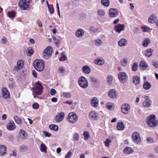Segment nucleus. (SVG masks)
Listing matches in <instances>:
<instances>
[{"mask_svg":"<svg viewBox=\"0 0 158 158\" xmlns=\"http://www.w3.org/2000/svg\"><path fill=\"white\" fill-rule=\"evenodd\" d=\"M19 148L20 151L22 152L26 149V148L25 145H21L20 147Z\"/></svg>","mask_w":158,"mask_h":158,"instance_id":"4d7b16f0","label":"nucleus"},{"mask_svg":"<svg viewBox=\"0 0 158 158\" xmlns=\"http://www.w3.org/2000/svg\"><path fill=\"white\" fill-rule=\"evenodd\" d=\"M133 83L135 85H138L140 82V77L137 76H134L132 78Z\"/></svg>","mask_w":158,"mask_h":158,"instance_id":"cd10ccee","label":"nucleus"},{"mask_svg":"<svg viewBox=\"0 0 158 158\" xmlns=\"http://www.w3.org/2000/svg\"><path fill=\"white\" fill-rule=\"evenodd\" d=\"M2 91L3 97L4 98L6 99L10 97L9 93L6 88L3 87Z\"/></svg>","mask_w":158,"mask_h":158,"instance_id":"f3484780","label":"nucleus"},{"mask_svg":"<svg viewBox=\"0 0 158 158\" xmlns=\"http://www.w3.org/2000/svg\"><path fill=\"white\" fill-rule=\"evenodd\" d=\"M124 25L123 24H118L114 26V29L116 32L119 33L121 32L124 30Z\"/></svg>","mask_w":158,"mask_h":158,"instance_id":"ddd939ff","label":"nucleus"},{"mask_svg":"<svg viewBox=\"0 0 158 158\" xmlns=\"http://www.w3.org/2000/svg\"><path fill=\"white\" fill-rule=\"evenodd\" d=\"M6 147L5 145L0 144V155H5L6 153Z\"/></svg>","mask_w":158,"mask_h":158,"instance_id":"412c9836","label":"nucleus"},{"mask_svg":"<svg viewBox=\"0 0 158 158\" xmlns=\"http://www.w3.org/2000/svg\"><path fill=\"white\" fill-rule=\"evenodd\" d=\"M64 117V114L63 112H60L57 113L55 116L54 121L56 122H60L63 120Z\"/></svg>","mask_w":158,"mask_h":158,"instance_id":"9d476101","label":"nucleus"},{"mask_svg":"<svg viewBox=\"0 0 158 158\" xmlns=\"http://www.w3.org/2000/svg\"><path fill=\"white\" fill-rule=\"evenodd\" d=\"M125 126L123 123L122 122L118 123L117 125V128L118 130H123Z\"/></svg>","mask_w":158,"mask_h":158,"instance_id":"c85d7f7f","label":"nucleus"},{"mask_svg":"<svg viewBox=\"0 0 158 158\" xmlns=\"http://www.w3.org/2000/svg\"><path fill=\"white\" fill-rule=\"evenodd\" d=\"M118 77L119 81L122 83L126 82L127 80L128 77L127 74L123 72H120L118 75Z\"/></svg>","mask_w":158,"mask_h":158,"instance_id":"423d86ee","label":"nucleus"},{"mask_svg":"<svg viewBox=\"0 0 158 158\" xmlns=\"http://www.w3.org/2000/svg\"><path fill=\"white\" fill-rule=\"evenodd\" d=\"M47 147L46 146L45 144L43 143H42L41 144L40 146V150L41 151L43 152H44L45 153L47 152Z\"/></svg>","mask_w":158,"mask_h":158,"instance_id":"c9c22d12","label":"nucleus"},{"mask_svg":"<svg viewBox=\"0 0 158 158\" xmlns=\"http://www.w3.org/2000/svg\"><path fill=\"white\" fill-rule=\"evenodd\" d=\"M90 79L91 81L94 83L95 84H98L99 83V79L96 78L95 77L92 76L90 77Z\"/></svg>","mask_w":158,"mask_h":158,"instance_id":"37998d69","label":"nucleus"},{"mask_svg":"<svg viewBox=\"0 0 158 158\" xmlns=\"http://www.w3.org/2000/svg\"><path fill=\"white\" fill-rule=\"evenodd\" d=\"M7 15L10 18H14L15 17V12L14 10H12L10 12H8Z\"/></svg>","mask_w":158,"mask_h":158,"instance_id":"a19ab883","label":"nucleus"},{"mask_svg":"<svg viewBox=\"0 0 158 158\" xmlns=\"http://www.w3.org/2000/svg\"><path fill=\"white\" fill-rule=\"evenodd\" d=\"M102 44V40L99 39H96L95 40V45L98 47L101 46Z\"/></svg>","mask_w":158,"mask_h":158,"instance_id":"79ce46f5","label":"nucleus"},{"mask_svg":"<svg viewBox=\"0 0 158 158\" xmlns=\"http://www.w3.org/2000/svg\"><path fill=\"white\" fill-rule=\"evenodd\" d=\"M84 33L85 32L83 30L79 28L76 31L75 35L77 37L81 38L84 36Z\"/></svg>","mask_w":158,"mask_h":158,"instance_id":"aec40b11","label":"nucleus"},{"mask_svg":"<svg viewBox=\"0 0 158 158\" xmlns=\"http://www.w3.org/2000/svg\"><path fill=\"white\" fill-rule=\"evenodd\" d=\"M152 64L155 68H158V64L157 62L154 61H152Z\"/></svg>","mask_w":158,"mask_h":158,"instance_id":"e2e57ef3","label":"nucleus"},{"mask_svg":"<svg viewBox=\"0 0 158 158\" xmlns=\"http://www.w3.org/2000/svg\"><path fill=\"white\" fill-rule=\"evenodd\" d=\"M147 140L149 143H152L154 142V140L151 137L147 138Z\"/></svg>","mask_w":158,"mask_h":158,"instance_id":"13d9d810","label":"nucleus"},{"mask_svg":"<svg viewBox=\"0 0 158 158\" xmlns=\"http://www.w3.org/2000/svg\"><path fill=\"white\" fill-rule=\"evenodd\" d=\"M33 66L37 71L39 72L42 71L44 70V61L43 60H35L34 62Z\"/></svg>","mask_w":158,"mask_h":158,"instance_id":"7ed1b4c3","label":"nucleus"},{"mask_svg":"<svg viewBox=\"0 0 158 158\" xmlns=\"http://www.w3.org/2000/svg\"><path fill=\"white\" fill-rule=\"evenodd\" d=\"M147 123L148 125L152 127H154L158 125V121L156 120L155 115H151L147 118Z\"/></svg>","mask_w":158,"mask_h":158,"instance_id":"f257e3e1","label":"nucleus"},{"mask_svg":"<svg viewBox=\"0 0 158 158\" xmlns=\"http://www.w3.org/2000/svg\"><path fill=\"white\" fill-rule=\"evenodd\" d=\"M49 128L51 130L56 131L58 130L59 127L57 125L54 124H52L49 125Z\"/></svg>","mask_w":158,"mask_h":158,"instance_id":"f704fd0d","label":"nucleus"},{"mask_svg":"<svg viewBox=\"0 0 158 158\" xmlns=\"http://www.w3.org/2000/svg\"><path fill=\"white\" fill-rule=\"evenodd\" d=\"M130 108L131 106L128 104H123L121 107V111L123 114H127L129 112Z\"/></svg>","mask_w":158,"mask_h":158,"instance_id":"1a4fd4ad","label":"nucleus"},{"mask_svg":"<svg viewBox=\"0 0 158 158\" xmlns=\"http://www.w3.org/2000/svg\"><path fill=\"white\" fill-rule=\"evenodd\" d=\"M82 70L83 73L86 74H89L91 72L90 68L88 65L83 66Z\"/></svg>","mask_w":158,"mask_h":158,"instance_id":"4be33fe9","label":"nucleus"},{"mask_svg":"<svg viewBox=\"0 0 158 158\" xmlns=\"http://www.w3.org/2000/svg\"><path fill=\"white\" fill-rule=\"evenodd\" d=\"M153 52V49L152 48L148 49L145 51V55L148 57H150L152 56Z\"/></svg>","mask_w":158,"mask_h":158,"instance_id":"a878e982","label":"nucleus"},{"mask_svg":"<svg viewBox=\"0 0 158 158\" xmlns=\"http://www.w3.org/2000/svg\"><path fill=\"white\" fill-rule=\"evenodd\" d=\"M152 102L151 101L145 100L143 103V106L144 107H149L151 105Z\"/></svg>","mask_w":158,"mask_h":158,"instance_id":"72a5a7b5","label":"nucleus"},{"mask_svg":"<svg viewBox=\"0 0 158 158\" xmlns=\"http://www.w3.org/2000/svg\"><path fill=\"white\" fill-rule=\"evenodd\" d=\"M150 43V39L148 38H146L144 40L142 45L144 47H146L148 46Z\"/></svg>","mask_w":158,"mask_h":158,"instance_id":"2f4dec72","label":"nucleus"},{"mask_svg":"<svg viewBox=\"0 0 158 158\" xmlns=\"http://www.w3.org/2000/svg\"><path fill=\"white\" fill-rule=\"evenodd\" d=\"M140 69L143 70H144L146 69L148 67L147 64L144 61H141L139 65Z\"/></svg>","mask_w":158,"mask_h":158,"instance_id":"b1692460","label":"nucleus"},{"mask_svg":"<svg viewBox=\"0 0 158 158\" xmlns=\"http://www.w3.org/2000/svg\"><path fill=\"white\" fill-rule=\"evenodd\" d=\"M10 155L11 156H13L15 157H16L17 156L16 152L13 150L11 151V153H10Z\"/></svg>","mask_w":158,"mask_h":158,"instance_id":"338daca9","label":"nucleus"},{"mask_svg":"<svg viewBox=\"0 0 158 158\" xmlns=\"http://www.w3.org/2000/svg\"><path fill=\"white\" fill-rule=\"evenodd\" d=\"M157 20V16L156 14H152L148 18V22L151 23H155Z\"/></svg>","mask_w":158,"mask_h":158,"instance_id":"6ab92c4d","label":"nucleus"},{"mask_svg":"<svg viewBox=\"0 0 158 158\" xmlns=\"http://www.w3.org/2000/svg\"><path fill=\"white\" fill-rule=\"evenodd\" d=\"M43 133L45 134L46 137H50L51 136V134L46 131H44Z\"/></svg>","mask_w":158,"mask_h":158,"instance_id":"052dcab7","label":"nucleus"},{"mask_svg":"<svg viewBox=\"0 0 158 158\" xmlns=\"http://www.w3.org/2000/svg\"><path fill=\"white\" fill-rule=\"evenodd\" d=\"M18 5L23 10H28L29 9V3L26 0H20L18 3Z\"/></svg>","mask_w":158,"mask_h":158,"instance_id":"0eeeda50","label":"nucleus"},{"mask_svg":"<svg viewBox=\"0 0 158 158\" xmlns=\"http://www.w3.org/2000/svg\"><path fill=\"white\" fill-rule=\"evenodd\" d=\"M94 63L98 65H102L104 64L105 61L103 59H98L97 60H95Z\"/></svg>","mask_w":158,"mask_h":158,"instance_id":"c756f323","label":"nucleus"},{"mask_svg":"<svg viewBox=\"0 0 158 158\" xmlns=\"http://www.w3.org/2000/svg\"><path fill=\"white\" fill-rule=\"evenodd\" d=\"M128 60L127 58H123L120 61L121 64L124 67L126 66L127 64Z\"/></svg>","mask_w":158,"mask_h":158,"instance_id":"58836bf2","label":"nucleus"},{"mask_svg":"<svg viewBox=\"0 0 158 158\" xmlns=\"http://www.w3.org/2000/svg\"><path fill=\"white\" fill-rule=\"evenodd\" d=\"M32 107L34 109H37L39 107V105L37 103H34L32 105Z\"/></svg>","mask_w":158,"mask_h":158,"instance_id":"6e6d98bb","label":"nucleus"},{"mask_svg":"<svg viewBox=\"0 0 158 158\" xmlns=\"http://www.w3.org/2000/svg\"><path fill=\"white\" fill-rule=\"evenodd\" d=\"M14 119L15 122L18 124H20L22 123L21 119L17 115H15L14 117Z\"/></svg>","mask_w":158,"mask_h":158,"instance_id":"ea45409f","label":"nucleus"},{"mask_svg":"<svg viewBox=\"0 0 158 158\" xmlns=\"http://www.w3.org/2000/svg\"><path fill=\"white\" fill-rule=\"evenodd\" d=\"M123 152L125 154L130 155L133 152V151L130 147H127L124 149Z\"/></svg>","mask_w":158,"mask_h":158,"instance_id":"393cba45","label":"nucleus"},{"mask_svg":"<svg viewBox=\"0 0 158 158\" xmlns=\"http://www.w3.org/2000/svg\"><path fill=\"white\" fill-rule=\"evenodd\" d=\"M101 2L103 5L106 7L109 6L110 4L109 0H101Z\"/></svg>","mask_w":158,"mask_h":158,"instance_id":"e433bc0d","label":"nucleus"},{"mask_svg":"<svg viewBox=\"0 0 158 158\" xmlns=\"http://www.w3.org/2000/svg\"><path fill=\"white\" fill-rule=\"evenodd\" d=\"M78 117L77 114L73 112L70 113V123H75L78 120Z\"/></svg>","mask_w":158,"mask_h":158,"instance_id":"f8f14e48","label":"nucleus"},{"mask_svg":"<svg viewBox=\"0 0 158 158\" xmlns=\"http://www.w3.org/2000/svg\"><path fill=\"white\" fill-rule=\"evenodd\" d=\"M154 151L155 153L158 154V145H156L154 147Z\"/></svg>","mask_w":158,"mask_h":158,"instance_id":"0e129e2a","label":"nucleus"},{"mask_svg":"<svg viewBox=\"0 0 158 158\" xmlns=\"http://www.w3.org/2000/svg\"><path fill=\"white\" fill-rule=\"evenodd\" d=\"M132 138L133 142L136 144H139L141 142L139 133L137 132H135L133 134Z\"/></svg>","mask_w":158,"mask_h":158,"instance_id":"6e6552de","label":"nucleus"},{"mask_svg":"<svg viewBox=\"0 0 158 158\" xmlns=\"http://www.w3.org/2000/svg\"><path fill=\"white\" fill-rule=\"evenodd\" d=\"M127 41L125 39H122L118 42V44L120 47H123L126 45L127 44Z\"/></svg>","mask_w":158,"mask_h":158,"instance_id":"5701e85b","label":"nucleus"},{"mask_svg":"<svg viewBox=\"0 0 158 158\" xmlns=\"http://www.w3.org/2000/svg\"><path fill=\"white\" fill-rule=\"evenodd\" d=\"M62 96L64 98H67L69 96V94L67 93H64Z\"/></svg>","mask_w":158,"mask_h":158,"instance_id":"69168bd1","label":"nucleus"},{"mask_svg":"<svg viewBox=\"0 0 158 158\" xmlns=\"http://www.w3.org/2000/svg\"><path fill=\"white\" fill-rule=\"evenodd\" d=\"M33 50L32 48L29 47L26 51L27 55L29 56H31L33 53Z\"/></svg>","mask_w":158,"mask_h":158,"instance_id":"4c0bfd02","label":"nucleus"},{"mask_svg":"<svg viewBox=\"0 0 158 158\" xmlns=\"http://www.w3.org/2000/svg\"><path fill=\"white\" fill-rule=\"evenodd\" d=\"M66 57L64 55V53H62L61 54V57L59 58V60L60 61H64L66 60Z\"/></svg>","mask_w":158,"mask_h":158,"instance_id":"8fccbe9b","label":"nucleus"},{"mask_svg":"<svg viewBox=\"0 0 158 158\" xmlns=\"http://www.w3.org/2000/svg\"><path fill=\"white\" fill-rule=\"evenodd\" d=\"M151 84L147 81L144 82L143 85V88L146 90H148L151 87Z\"/></svg>","mask_w":158,"mask_h":158,"instance_id":"7c9ffc66","label":"nucleus"},{"mask_svg":"<svg viewBox=\"0 0 158 158\" xmlns=\"http://www.w3.org/2000/svg\"><path fill=\"white\" fill-rule=\"evenodd\" d=\"M111 142V140L109 139H107L105 141L104 143L105 145L107 147H109L110 144V143Z\"/></svg>","mask_w":158,"mask_h":158,"instance_id":"de8ad7c7","label":"nucleus"},{"mask_svg":"<svg viewBox=\"0 0 158 158\" xmlns=\"http://www.w3.org/2000/svg\"><path fill=\"white\" fill-rule=\"evenodd\" d=\"M48 10L51 14H52L54 12V9L52 5L50 4L49 6L48 7Z\"/></svg>","mask_w":158,"mask_h":158,"instance_id":"09e8293b","label":"nucleus"},{"mask_svg":"<svg viewBox=\"0 0 158 158\" xmlns=\"http://www.w3.org/2000/svg\"><path fill=\"white\" fill-rule=\"evenodd\" d=\"M89 29L90 31L94 32H95L97 31L96 28L93 27H91L89 28Z\"/></svg>","mask_w":158,"mask_h":158,"instance_id":"774afa93","label":"nucleus"},{"mask_svg":"<svg viewBox=\"0 0 158 158\" xmlns=\"http://www.w3.org/2000/svg\"><path fill=\"white\" fill-rule=\"evenodd\" d=\"M53 51V48L51 46H48L44 50L43 53V57L47 60L50 58Z\"/></svg>","mask_w":158,"mask_h":158,"instance_id":"20e7f679","label":"nucleus"},{"mask_svg":"<svg viewBox=\"0 0 158 158\" xmlns=\"http://www.w3.org/2000/svg\"><path fill=\"white\" fill-rule=\"evenodd\" d=\"M138 63L137 62L134 63L132 65L131 69L133 71H136L138 69Z\"/></svg>","mask_w":158,"mask_h":158,"instance_id":"a18cd8bd","label":"nucleus"},{"mask_svg":"<svg viewBox=\"0 0 158 158\" xmlns=\"http://www.w3.org/2000/svg\"><path fill=\"white\" fill-rule=\"evenodd\" d=\"M23 65V61L22 60H19L17 62V65L15 66L14 70L18 71L22 68Z\"/></svg>","mask_w":158,"mask_h":158,"instance_id":"4468645a","label":"nucleus"},{"mask_svg":"<svg viewBox=\"0 0 158 158\" xmlns=\"http://www.w3.org/2000/svg\"><path fill=\"white\" fill-rule=\"evenodd\" d=\"M98 14L101 16H103L105 15V12L102 9H99L97 11Z\"/></svg>","mask_w":158,"mask_h":158,"instance_id":"c03bdc74","label":"nucleus"},{"mask_svg":"<svg viewBox=\"0 0 158 158\" xmlns=\"http://www.w3.org/2000/svg\"><path fill=\"white\" fill-rule=\"evenodd\" d=\"M142 28L144 32L148 31L150 30V28L146 27H142Z\"/></svg>","mask_w":158,"mask_h":158,"instance_id":"5fc2aeb1","label":"nucleus"},{"mask_svg":"<svg viewBox=\"0 0 158 158\" xmlns=\"http://www.w3.org/2000/svg\"><path fill=\"white\" fill-rule=\"evenodd\" d=\"M78 84L83 89L86 88L88 86V83L86 78L84 76H81L78 79Z\"/></svg>","mask_w":158,"mask_h":158,"instance_id":"39448f33","label":"nucleus"},{"mask_svg":"<svg viewBox=\"0 0 158 158\" xmlns=\"http://www.w3.org/2000/svg\"><path fill=\"white\" fill-rule=\"evenodd\" d=\"M113 77L112 75H109L107 77V81L110 84L111 81L113 80Z\"/></svg>","mask_w":158,"mask_h":158,"instance_id":"603ef678","label":"nucleus"},{"mask_svg":"<svg viewBox=\"0 0 158 158\" xmlns=\"http://www.w3.org/2000/svg\"><path fill=\"white\" fill-rule=\"evenodd\" d=\"M109 97L112 98H115L117 97L118 94L115 91L114 89H111L108 93Z\"/></svg>","mask_w":158,"mask_h":158,"instance_id":"dca6fc26","label":"nucleus"},{"mask_svg":"<svg viewBox=\"0 0 158 158\" xmlns=\"http://www.w3.org/2000/svg\"><path fill=\"white\" fill-rule=\"evenodd\" d=\"M79 136L78 134L75 133L73 135V139L76 141H77L79 139Z\"/></svg>","mask_w":158,"mask_h":158,"instance_id":"3c124183","label":"nucleus"},{"mask_svg":"<svg viewBox=\"0 0 158 158\" xmlns=\"http://www.w3.org/2000/svg\"><path fill=\"white\" fill-rule=\"evenodd\" d=\"M19 132L20 137L22 139H24L27 138V135L24 130H21Z\"/></svg>","mask_w":158,"mask_h":158,"instance_id":"473e14b6","label":"nucleus"},{"mask_svg":"<svg viewBox=\"0 0 158 158\" xmlns=\"http://www.w3.org/2000/svg\"><path fill=\"white\" fill-rule=\"evenodd\" d=\"M106 106L109 110H111L112 109V105L110 102L107 103Z\"/></svg>","mask_w":158,"mask_h":158,"instance_id":"bf43d9fd","label":"nucleus"},{"mask_svg":"<svg viewBox=\"0 0 158 158\" xmlns=\"http://www.w3.org/2000/svg\"><path fill=\"white\" fill-rule=\"evenodd\" d=\"M15 123L13 121H10L6 126L7 128L10 131L15 130L16 128Z\"/></svg>","mask_w":158,"mask_h":158,"instance_id":"a211bd4d","label":"nucleus"},{"mask_svg":"<svg viewBox=\"0 0 158 158\" xmlns=\"http://www.w3.org/2000/svg\"><path fill=\"white\" fill-rule=\"evenodd\" d=\"M58 70L60 73H63L65 72V69L63 67H60L59 68Z\"/></svg>","mask_w":158,"mask_h":158,"instance_id":"864d4df0","label":"nucleus"},{"mask_svg":"<svg viewBox=\"0 0 158 158\" xmlns=\"http://www.w3.org/2000/svg\"><path fill=\"white\" fill-rule=\"evenodd\" d=\"M43 89V88L41 84L39 81H38L33 88V95L34 97L35 98L36 95L41 94Z\"/></svg>","mask_w":158,"mask_h":158,"instance_id":"f03ea898","label":"nucleus"},{"mask_svg":"<svg viewBox=\"0 0 158 158\" xmlns=\"http://www.w3.org/2000/svg\"><path fill=\"white\" fill-rule=\"evenodd\" d=\"M89 116V118L92 120H97L99 118L98 114L94 111L90 112Z\"/></svg>","mask_w":158,"mask_h":158,"instance_id":"2eb2a0df","label":"nucleus"},{"mask_svg":"<svg viewBox=\"0 0 158 158\" xmlns=\"http://www.w3.org/2000/svg\"><path fill=\"white\" fill-rule=\"evenodd\" d=\"M91 103L92 106L97 107L98 105V100L97 98H94L91 100Z\"/></svg>","mask_w":158,"mask_h":158,"instance_id":"bb28decb","label":"nucleus"},{"mask_svg":"<svg viewBox=\"0 0 158 158\" xmlns=\"http://www.w3.org/2000/svg\"><path fill=\"white\" fill-rule=\"evenodd\" d=\"M56 90L53 89H52L50 90V93L51 95H53L55 94L56 93Z\"/></svg>","mask_w":158,"mask_h":158,"instance_id":"680f3d73","label":"nucleus"},{"mask_svg":"<svg viewBox=\"0 0 158 158\" xmlns=\"http://www.w3.org/2000/svg\"><path fill=\"white\" fill-rule=\"evenodd\" d=\"M119 13L118 10L113 8H110L109 11V15L111 17H115L117 16Z\"/></svg>","mask_w":158,"mask_h":158,"instance_id":"9b49d317","label":"nucleus"},{"mask_svg":"<svg viewBox=\"0 0 158 158\" xmlns=\"http://www.w3.org/2000/svg\"><path fill=\"white\" fill-rule=\"evenodd\" d=\"M83 135L85 137L84 139L85 140H87L90 137L89 132L88 131H84L83 132Z\"/></svg>","mask_w":158,"mask_h":158,"instance_id":"49530a36","label":"nucleus"}]
</instances>
